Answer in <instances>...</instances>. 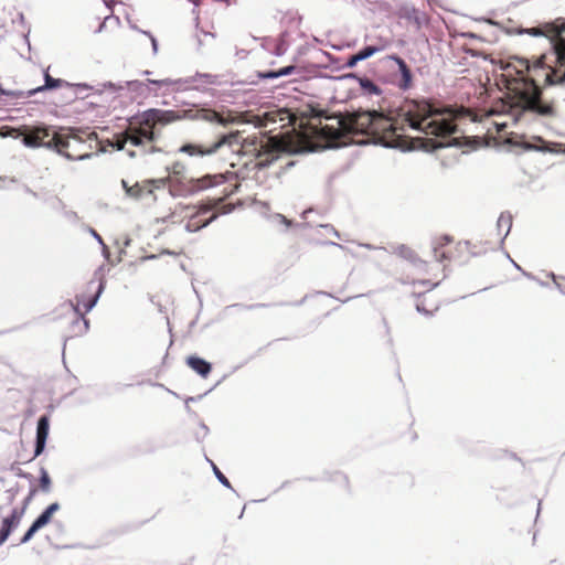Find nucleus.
I'll return each mask as SVG.
<instances>
[{"instance_id": "obj_1", "label": "nucleus", "mask_w": 565, "mask_h": 565, "mask_svg": "<svg viewBox=\"0 0 565 565\" xmlns=\"http://www.w3.org/2000/svg\"><path fill=\"white\" fill-rule=\"evenodd\" d=\"M501 29L508 35L543 38L548 44L547 52L509 57L508 68L511 70L513 86L509 110L512 124L530 126L555 118V100L545 98L544 92L550 87L565 86V18L544 21L532 28L512 23L503 24Z\"/></svg>"}, {"instance_id": "obj_2", "label": "nucleus", "mask_w": 565, "mask_h": 565, "mask_svg": "<svg viewBox=\"0 0 565 565\" xmlns=\"http://www.w3.org/2000/svg\"><path fill=\"white\" fill-rule=\"evenodd\" d=\"M362 107H355V147L373 145L385 149L412 152L422 150L429 153L451 146L430 138L433 125L426 117H415L409 111L387 116L372 109L364 115Z\"/></svg>"}, {"instance_id": "obj_3", "label": "nucleus", "mask_w": 565, "mask_h": 565, "mask_svg": "<svg viewBox=\"0 0 565 565\" xmlns=\"http://www.w3.org/2000/svg\"><path fill=\"white\" fill-rule=\"evenodd\" d=\"M182 119L203 120L226 126L234 122L236 117L232 111H216L203 107H193L182 110L151 108L129 120L127 128L122 132L114 136L113 146L116 147L117 150H124L126 146L129 145L139 148L142 153H153L158 151V148L154 146L160 135L158 126L162 127Z\"/></svg>"}, {"instance_id": "obj_4", "label": "nucleus", "mask_w": 565, "mask_h": 565, "mask_svg": "<svg viewBox=\"0 0 565 565\" xmlns=\"http://www.w3.org/2000/svg\"><path fill=\"white\" fill-rule=\"evenodd\" d=\"M270 122H279L281 127L291 125L298 128L301 138L311 148H337L353 143V114L347 117L327 115V111L308 105L298 118L289 109H279L266 114Z\"/></svg>"}, {"instance_id": "obj_5", "label": "nucleus", "mask_w": 565, "mask_h": 565, "mask_svg": "<svg viewBox=\"0 0 565 565\" xmlns=\"http://www.w3.org/2000/svg\"><path fill=\"white\" fill-rule=\"evenodd\" d=\"M28 147H46L70 160H85L102 151L96 132L50 127H23L20 129Z\"/></svg>"}, {"instance_id": "obj_6", "label": "nucleus", "mask_w": 565, "mask_h": 565, "mask_svg": "<svg viewBox=\"0 0 565 565\" xmlns=\"http://www.w3.org/2000/svg\"><path fill=\"white\" fill-rule=\"evenodd\" d=\"M223 146H228L232 151H239L244 149L245 152L249 151L248 147L254 146L257 151L255 158L250 161L255 169H264L278 159V153L287 149V142L276 137L268 138L265 143L260 142L259 147L255 142L249 145L242 143V135L238 131L222 135L215 142L210 146H201L186 143L180 148L181 152L189 156H211L217 152Z\"/></svg>"}, {"instance_id": "obj_7", "label": "nucleus", "mask_w": 565, "mask_h": 565, "mask_svg": "<svg viewBox=\"0 0 565 565\" xmlns=\"http://www.w3.org/2000/svg\"><path fill=\"white\" fill-rule=\"evenodd\" d=\"M169 192L172 196H191L207 189L227 185L230 182H237L234 173L206 174L201 178H186L169 175L167 179Z\"/></svg>"}, {"instance_id": "obj_8", "label": "nucleus", "mask_w": 565, "mask_h": 565, "mask_svg": "<svg viewBox=\"0 0 565 565\" xmlns=\"http://www.w3.org/2000/svg\"><path fill=\"white\" fill-rule=\"evenodd\" d=\"M237 189L238 182H230L227 185L223 186L221 195L217 199L209 200L205 204H202L198 212L189 218L186 230L195 232L207 226L218 215L230 213L233 210L232 204H223V202L226 198L235 193Z\"/></svg>"}, {"instance_id": "obj_9", "label": "nucleus", "mask_w": 565, "mask_h": 565, "mask_svg": "<svg viewBox=\"0 0 565 565\" xmlns=\"http://www.w3.org/2000/svg\"><path fill=\"white\" fill-rule=\"evenodd\" d=\"M35 492L36 489H31L28 498L24 500L23 507L21 509L14 508L11 513L2 520L0 527V546L8 540L12 531L20 525L26 507Z\"/></svg>"}, {"instance_id": "obj_10", "label": "nucleus", "mask_w": 565, "mask_h": 565, "mask_svg": "<svg viewBox=\"0 0 565 565\" xmlns=\"http://www.w3.org/2000/svg\"><path fill=\"white\" fill-rule=\"evenodd\" d=\"M510 145L523 151L550 152V149L546 147V140L540 136H535L532 140H529L526 136L511 134Z\"/></svg>"}, {"instance_id": "obj_11", "label": "nucleus", "mask_w": 565, "mask_h": 565, "mask_svg": "<svg viewBox=\"0 0 565 565\" xmlns=\"http://www.w3.org/2000/svg\"><path fill=\"white\" fill-rule=\"evenodd\" d=\"M392 83L402 92L414 88L415 75L405 61L398 62L397 70L392 73Z\"/></svg>"}, {"instance_id": "obj_12", "label": "nucleus", "mask_w": 565, "mask_h": 565, "mask_svg": "<svg viewBox=\"0 0 565 565\" xmlns=\"http://www.w3.org/2000/svg\"><path fill=\"white\" fill-rule=\"evenodd\" d=\"M60 510V504L57 502H54L52 504H50L39 516L38 519L32 523V525L30 526V529L25 532V534L21 537L20 540V543L21 544H24V543H28L32 537L33 535L39 531L41 530L42 527H44L45 525H47L52 518H53V514Z\"/></svg>"}, {"instance_id": "obj_13", "label": "nucleus", "mask_w": 565, "mask_h": 565, "mask_svg": "<svg viewBox=\"0 0 565 565\" xmlns=\"http://www.w3.org/2000/svg\"><path fill=\"white\" fill-rule=\"evenodd\" d=\"M396 14L399 19L415 24L417 29H420L426 22L425 13L407 2H403L397 7Z\"/></svg>"}, {"instance_id": "obj_14", "label": "nucleus", "mask_w": 565, "mask_h": 565, "mask_svg": "<svg viewBox=\"0 0 565 565\" xmlns=\"http://www.w3.org/2000/svg\"><path fill=\"white\" fill-rule=\"evenodd\" d=\"M50 429V419L46 415H43L39 418L38 427H36V445L34 457L40 456L45 447V443L49 436Z\"/></svg>"}, {"instance_id": "obj_15", "label": "nucleus", "mask_w": 565, "mask_h": 565, "mask_svg": "<svg viewBox=\"0 0 565 565\" xmlns=\"http://www.w3.org/2000/svg\"><path fill=\"white\" fill-rule=\"evenodd\" d=\"M355 82L359 84L361 95L365 97H382L383 88L366 76H359L355 74Z\"/></svg>"}, {"instance_id": "obj_16", "label": "nucleus", "mask_w": 565, "mask_h": 565, "mask_svg": "<svg viewBox=\"0 0 565 565\" xmlns=\"http://www.w3.org/2000/svg\"><path fill=\"white\" fill-rule=\"evenodd\" d=\"M394 253L398 255L401 258L409 262L412 265H414L417 268L424 269L427 265V263L422 259L415 250H413L411 247H408L405 244H399L394 248Z\"/></svg>"}, {"instance_id": "obj_17", "label": "nucleus", "mask_w": 565, "mask_h": 565, "mask_svg": "<svg viewBox=\"0 0 565 565\" xmlns=\"http://www.w3.org/2000/svg\"><path fill=\"white\" fill-rule=\"evenodd\" d=\"M163 182H164L163 180H148V181H145L142 184L136 182L132 185H128L127 181H125V180L121 181L122 186L126 190V193L134 199L141 198L142 194L145 193V191H147L148 193H152V190L149 188L150 184L163 183Z\"/></svg>"}, {"instance_id": "obj_18", "label": "nucleus", "mask_w": 565, "mask_h": 565, "mask_svg": "<svg viewBox=\"0 0 565 565\" xmlns=\"http://www.w3.org/2000/svg\"><path fill=\"white\" fill-rule=\"evenodd\" d=\"M186 365L191 367L202 377H207L212 371V365L207 361L196 355H190L186 358Z\"/></svg>"}, {"instance_id": "obj_19", "label": "nucleus", "mask_w": 565, "mask_h": 565, "mask_svg": "<svg viewBox=\"0 0 565 565\" xmlns=\"http://www.w3.org/2000/svg\"><path fill=\"white\" fill-rule=\"evenodd\" d=\"M512 224H513V216H512L511 212H509V211L501 212V214L499 215L498 221H497L498 234L499 235L501 234V230H502L503 225L507 226V230L500 239L499 249H503L505 238L509 236V234L511 232Z\"/></svg>"}, {"instance_id": "obj_20", "label": "nucleus", "mask_w": 565, "mask_h": 565, "mask_svg": "<svg viewBox=\"0 0 565 565\" xmlns=\"http://www.w3.org/2000/svg\"><path fill=\"white\" fill-rule=\"evenodd\" d=\"M44 79H45V84L43 86H39L36 88H33V89H30L28 92V95L26 96H31L38 92H42L43 89H55V88H60L64 85H66L67 83L63 79H60V78H53L49 72H45L44 74Z\"/></svg>"}, {"instance_id": "obj_21", "label": "nucleus", "mask_w": 565, "mask_h": 565, "mask_svg": "<svg viewBox=\"0 0 565 565\" xmlns=\"http://www.w3.org/2000/svg\"><path fill=\"white\" fill-rule=\"evenodd\" d=\"M383 50V46L377 44H365L363 47H361L358 52H355V65L360 61L367 60L372 55H374L376 52H380Z\"/></svg>"}, {"instance_id": "obj_22", "label": "nucleus", "mask_w": 565, "mask_h": 565, "mask_svg": "<svg viewBox=\"0 0 565 565\" xmlns=\"http://www.w3.org/2000/svg\"><path fill=\"white\" fill-rule=\"evenodd\" d=\"M148 83L157 86L158 89H161V88H164V89H174L179 84H180V81H174V79H171V78H160V79H151V78H148L147 79Z\"/></svg>"}, {"instance_id": "obj_23", "label": "nucleus", "mask_w": 565, "mask_h": 565, "mask_svg": "<svg viewBox=\"0 0 565 565\" xmlns=\"http://www.w3.org/2000/svg\"><path fill=\"white\" fill-rule=\"evenodd\" d=\"M416 311L427 318H430L435 315V312L439 309V306L437 305L433 310L428 309L425 306V302L423 300H417L415 303Z\"/></svg>"}, {"instance_id": "obj_24", "label": "nucleus", "mask_w": 565, "mask_h": 565, "mask_svg": "<svg viewBox=\"0 0 565 565\" xmlns=\"http://www.w3.org/2000/svg\"><path fill=\"white\" fill-rule=\"evenodd\" d=\"M417 284L422 285V286H428V289L424 292H418V294H414V296H416L417 298H420L422 296H425L428 291H431L433 289L437 288L441 281H436V282H433L430 279H422V280H418Z\"/></svg>"}, {"instance_id": "obj_25", "label": "nucleus", "mask_w": 565, "mask_h": 565, "mask_svg": "<svg viewBox=\"0 0 565 565\" xmlns=\"http://www.w3.org/2000/svg\"><path fill=\"white\" fill-rule=\"evenodd\" d=\"M39 487L44 492L50 491V488H51L50 476L46 472V470H44V469L41 470V477H40V481H39Z\"/></svg>"}, {"instance_id": "obj_26", "label": "nucleus", "mask_w": 565, "mask_h": 565, "mask_svg": "<svg viewBox=\"0 0 565 565\" xmlns=\"http://www.w3.org/2000/svg\"><path fill=\"white\" fill-rule=\"evenodd\" d=\"M454 242V237L449 234H443L436 243H434L433 248L441 249Z\"/></svg>"}, {"instance_id": "obj_27", "label": "nucleus", "mask_w": 565, "mask_h": 565, "mask_svg": "<svg viewBox=\"0 0 565 565\" xmlns=\"http://www.w3.org/2000/svg\"><path fill=\"white\" fill-rule=\"evenodd\" d=\"M292 71H294V66H287V67L280 68L277 72H268V73L262 74V76L265 78H275V77L288 75Z\"/></svg>"}, {"instance_id": "obj_28", "label": "nucleus", "mask_w": 565, "mask_h": 565, "mask_svg": "<svg viewBox=\"0 0 565 565\" xmlns=\"http://www.w3.org/2000/svg\"><path fill=\"white\" fill-rule=\"evenodd\" d=\"M434 257L438 263H445L450 260V254L441 249L433 248Z\"/></svg>"}, {"instance_id": "obj_29", "label": "nucleus", "mask_w": 565, "mask_h": 565, "mask_svg": "<svg viewBox=\"0 0 565 565\" xmlns=\"http://www.w3.org/2000/svg\"><path fill=\"white\" fill-rule=\"evenodd\" d=\"M212 467H213V471H214L216 478L218 479V481L222 484H224L225 487L231 488V483H230L228 479L221 472V470L214 463H212Z\"/></svg>"}, {"instance_id": "obj_30", "label": "nucleus", "mask_w": 565, "mask_h": 565, "mask_svg": "<svg viewBox=\"0 0 565 565\" xmlns=\"http://www.w3.org/2000/svg\"><path fill=\"white\" fill-rule=\"evenodd\" d=\"M183 169L184 166L180 162H174L172 167L170 168V175H178V177H184L183 175Z\"/></svg>"}, {"instance_id": "obj_31", "label": "nucleus", "mask_w": 565, "mask_h": 565, "mask_svg": "<svg viewBox=\"0 0 565 565\" xmlns=\"http://www.w3.org/2000/svg\"><path fill=\"white\" fill-rule=\"evenodd\" d=\"M546 276L553 280V282H554L555 287L558 289V291L561 294L565 295V285H562L556 280L558 278V276L553 271L547 273Z\"/></svg>"}, {"instance_id": "obj_32", "label": "nucleus", "mask_w": 565, "mask_h": 565, "mask_svg": "<svg viewBox=\"0 0 565 565\" xmlns=\"http://www.w3.org/2000/svg\"><path fill=\"white\" fill-rule=\"evenodd\" d=\"M461 36L463 39H467V40H472V41H483V36L478 34V33H475L472 31H466V32H462L461 33Z\"/></svg>"}, {"instance_id": "obj_33", "label": "nucleus", "mask_w": 565, "mask_h": 565, "mask_svg": "<svg viewBox=\"0 0 565 565\" xmlns=\"http://www.w3.org/2000/svg\"><path fill=\"white\" fill-rule=\"evenodd\" d=\"M504 254V256L510 260V263L513 265V267L521 271L523 268L510 256L509 252H507L504 248L501 249Z\"/></svg>"}, {"instance_id": "obj_34", "label": "nucleus", "mask_w": 565, "mask_h": 565, "mask_svg": "<svg viewBox=\"0 0 565 565\" xmlns=\"http://www.w3.org/2000/svg\"><path fill=\"white\" fill-rule=\"evenodd\" d=\"M96 300H97V296H95L93 299H90L89 301L87 302H84L83 303V307L85 308V311H89L96 303Z\"/></svg>"}, {"instance_id": "obj_35", "label": "nucleus", "mask_w": 565, "mask_h": 565, "mask_svg": "<svg viewBox=\"0 0 565 565\" xmlns=\"http://www.w3.org/2000/svg\"><path fill=\"white\" fill-rule=\"evenodd\" d=\"M386 58H387V60H390V61H393V62L396 64V66H398V62L401 63V61H404V60H403L398 54H396V53H393V54H391V55H387V56H386Z\"/></svg>"}, {"instance_id": "obj_36", "label": "nucleus", "mask_w": 565, "mask_h": 565, "mask_svg": "<svg viewBox=\"0 0 565 565\" xmlns=\"http://www.w3.org/2000/svg\"><path fill=\"white\" fill-rule=\"evenodd\" d=\"M521 273H522V275L524 277H526L530 280L536 281V279H537V277L534 274L530 273V271H526V270L522 269Z\"/></svg>"}, {"instance_id": "obj_37", "label": "nucleus", "mask_w": 565, "mask_h": 565, "mask_svg": "<svg viewBox=\"0 0 565 565\" xmlns=\"http://www.w3.org/2000/svg\"><path fill=\"white\" fill-rule=\"evenodd\" d=\"M508 126H509V124L507 121H503V122L497 124V129L504 130L508 128Z\"/></svg>"}, {"instance_id": "obj_38", "label": "nucleus", "mask_w": 565, "mask_h": 565, "mask_svg": "<svg viewBox=\"0 0 565 565\" xmlns=\"http://www.w3.org/2000/svg\"><path fill=\"white\" fill-rule=\"evenodd\" d=\"M355 244L358 246L365 247V248H369V249H376L377 248V247H375V246H373L371 244H363V243H356V242H355Z\"/></svg>"}, {"instance_id": "obj_39", "label": "nucleus", "mask_w": 565, "mask_h": 565, "mask_svg": "<svg viewBox=\"0 0 565 565\" xmlns=\"http://www.w3.org/2000/svg\"><path fill=\"white\" fill-rule=\"evenodd\" d=\"M536 282L541 286V287H550V284L547 281H544V280H541L540 278L536 279Z\"/></svg>"}, {"instance_id": "obj_40", "label": "nucleus", "mask_w": 565, "mask_h": 565, "mask_svg": "<svg viewBox=\"0 0 565 565\" xmlns=\"http://www.w3.org/2000/svg\"><path fill=\"white\" fill-rule=\"evenodd\" d=\"M542 510V500H539L537 502V509H536V519L539 518Z\"/></svg>"}, {"instance_id": "obj_41", "label": "nucleus", "mask_w": 565, "mask_h": 565, "mask_svg": "<svg viewBox=\"0 0 565 565\" xmlns=\"http://www.w3.org/2000/svg\"><path fill=\"white\" fill-rule=\"evenodd\" d=\"M481 254H482V252H478V250H475V249H471V250H470V255H471L472 257L480 256Z\"/></svg>"}, {"instance_id": "obj_42", "label": "nucleus", "mask_w": 565, "mask_h": 565, "mask_svg": "<svg viewBox=\"0 0 565 565\" xmlns=\"http://www.w3.org/2000/svg\"><path fill=\"white\" fill-rule=\"evenodd\" d=\"M347 65L352 66L353 65V55L348 56L347 58Z\"/></svg>"}, {"instance_id": "obj_43", "label": "nucleus", "mask_w": 565, "mask_h": 565, "mask_svg": "<svg viewBox=\"0 0 565 565\" xmlns=\"http://www.w3.org/2000/svg\"><path fill=\"white\" fill-rule=\"evenodd\" d=\"M510 457L522 462V459L515 452H511Z\"/></svg>"}, {"instance_id": "obj_44", "label": "nucleus", "mask_w": 565, "mask_h": 565, "mask_svg": "<svg viewBox=\"0 0 565 565\" xmlns=\"http://www.w3.org/2000/svg\"><path fill=\"white\" fill-rule=\"evenodd\" d=\"M382 321H383L384 327H385V332L388 334L390 333V328L387 326V322H386L385 318H383Z\"/></svg>"}, {"instance_id": "obj_45", "label": "nucleus", "mask_w": 565, "mask_h": 565, "mask_svg": "<svg viewBox=\"0 0 565 565\" xmlns=\"http://www.w3.org/2000/svg\"><path fill=\"white\" fill-rule=\"evenodd\" d=\"M463 244L467 248H470L472 246L470 241H465Z\"/></svg>"}, {"instance_id": "obj_46", "label": "nucleus", "mask_w": 565, "mask_h": 565, "mask_svg": "<svg viewBox=\"0 0 565 565\" xmlns=\"http://www.w3.org/2000/svg\"><path fill=\"white\" fill-rule=\"evenodd\" d=\"M127 152L130 157H135L136 152L134 150L127 149Z\"/></svg>"}, {"instance_id": "obj_47", "label": "nucleus", "mask_w": 565, "mask_h": 565, "mask_svg": "<svg viewBox=\"0 0 565 565\" xmlns=\"http://www.w3.org/2000/svg\"><path fill=\"white\" fill-rule=\"evenodd\" d=\"M386 342H387V344H388L390 347H392V345H393V339H392V337H388V338H387V340H386Z\"/></svg>"}, {"instance_id": "obj_48", "label": "nucleus", "mask_w": 565, "mask_h": 565, "mask_svg": "<svg viewBox=\"0 0 565 565\" xmlns=\"http://www.w3.org/2000/svg\"><path fill=\"white\" fill-rule=\"evenodd\" d=\"M426 1H427V2H428V4H430V6H431V4H435V3H437V0H426Z\"/></svg>"}, {"instance_id": "obj_49", "label": "nucleus", "mask_w": 565, "mask_h": 565, "mask_svg": "<svg viewBox=\"0 0 565 565\" xmlns=\"http://www.w3.org/2000/svg\"><path fill=\"white\" fill-rule=\"evenodd\" d=\"M79 306H81V302H79V300H77L76 312H78V311H79V309H78V307H79Z\"/></svg>"}, {"instance_id": "obj_50", "label": "nucleus", "mask_w": 565, "mask_h": 565, "mask_svg": "<svg viewBox=\"0 0 565 565\" xmlns=\"http://www.w3.org/2000/svg\"><path fill=\"white\" fill-rule=\"evenodd\" d=\"M489 288H490V287H483V288H482V289H480L478 292H480V291H486V290H488Z\"/></svg>"}, {"instance_id": "obj_51", "label": "nucleus", "mask_w": 565, "mask_h": 565, "mask_svg": "<svg viewBox=\"0 0 565 565\" xmlns=\"http://www.w3.org/2000/svg\"><path fill=\"white\" fill-rule=\"evenodd\" d=\"M364 295H354V298L358 299L360 297H363Z\"/></svg>"}, {"instance_id": "obj_52", "label": "nucleus", "mask_w": 565, "mask_h": 565, "mask_svg": "<svg viewBox=\"0 0 565 565\" xmlns=\"http://www.w3.org/2000/svg\"><path fill=\"white\" fill-rule=\"evenodd\" d=\"M513 7H518L519 6V2H512L511 3Z\"/></svg>"}, {"instance_id": "obj_53", "label": "nucleus", "mask_w": 565, "mask_h": 565, "mask_svg": "<svg viewBox=\"0 0 565 565\" xmlns=\"http://www.w3.org/2000/svg\"><path fill=\"white\" fill-rule=\"evenodd\" d=\"M564 153H565V151H564Z\"/></svg>"}]
</instances>
